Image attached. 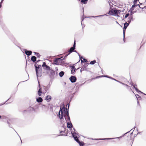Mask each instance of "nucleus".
<instances>
[{
	"mask_svg": "<svg viewBox=\"0 0 146 146\" xmlns=\"http://www.w3.org/2000/svg\"><path fill=\"white\" fill-rule=\"evenodd\" d=\"M32 52L30 50H26L25 51V54L27 56H30Z\"/></svg>",
	"mask_w": 146,
	"mask_h": 146,
	"instance_id": "9d476101",
	"label": "nucleus"
},
{
	"mask_svg": "<svg viewBox=\"0 0 146 146\" xmlns=\"http://www.w3.org/2000/svg\"><path fill=\"white\" fill-rule=\"evenodd\" d=\"M8 123L9 124V126H10V124L8 122Z\"/></svg>",
	"mask_w": 146,
	"mask_h": 146,
	"instance_id": "a18cd8bd",
	"label": "nucleus"
},
{
	"mask_svg": "<svg viewBox=\"0 0 146 146\" xmlns=\"http://www.w3.org/2000/svg\"><path fill=\"white\" fill-rule=\"evenodd\" d=\"M88 0H81V2L84 4L87 3Z\"/></svg>",
	"mask_w": 146,
	"mask_h": 146,
	"instance_id": "6ab92c4d",
	"label": "nucleus"
},
{
	"mask_svg": "<svg viewBox=\"0 0 146 146\" xmlns=\"http://www.w3.org/2000/svg\"><path fill=\"white\" fill-rule=\"evenodd\" d=\"M114 138H106L104 139H96V140H108V139H114Z\"/></svg>",
	"mask_w": 146,
	"mask_h": 146,
	"instance_id": "f3484780",
	"label": "nucleus"
},
{
	"mask_svg": "<svg viewBox=\"0 0 146 146\" xmlns=\"http://www.w3.org/2000/svg\"><path fill=\"white\" fill-rule=\"evenodd\" d=\"M31 60L33 62H34L36 61V58L35 56H33L31 58Z\"/></svg>",
	"mask_w": 146,
	"mask_h": 146,
	"instance_id": "9b49d317",
	"label": "nucleus"
},
{
	"mask_svg": "<svg viewBox=\"0 0 146 146\" xmlns=\"http://www.w3.org/2000/svg\"><path fill=\"white\" fill-rule=\"evenodd\" d=\"M116 81H117V82H119V83H121L123 85H125V84L124 83H122V82H121L119 81H118L117 80H116Z\"/></svg>",
	"mask_w": 146,
	"mask_h": 146,
	"instance_id": "7c9ffc66",
	"label": "nucleus"
},
{
	"mask_svg": "<svg viewBox=\"0 0 146 146\" xmlns=\"http://www.w3.org/2000/svg\"><path fill=\"white\" fill-rule=\"evenodd\" d=\"M96 60H94L93 61H91L90 63V64H94L96 63Z\"/></svg>",
	"mask_w": 146,
	"mask_h": 146,
	"instance_id": "a878e982",
	"label": "nucleus"
},
{
	"mask_svg": "<svg viewBox=\"0 0 146 146\" xmlns=\"http://www.w3.org/2000/svg\"><path fill=\"white\" fill-rule=\"evenodd\" d=\"M62 110L61 108H60V110L58 113V116L60 119L61 120L63 119V116H64L66 121H68L67 122V127L70 128L72 127V124L71 123L70 121V117L69 115L68 109H65L64 107L62 108Z\"/></svg>",
	"mask_w": 146,
	"mask_h": 146,
	"instance_id": "f257e3e1",
	"label": "nucleus"
},
{
	"mask_svg": "<svg viewBox=\"0 0 146 146\" xmlns=\"http://www.w3.org/2000/svg\"><path fill=\"white\" fill-rule=\"evenodd\" d=\"M107 77V78H111V79L112 78H111V77H110L109 76H107L106 75L101 76H100L99 77H96V78H98V77Z\"/></svg>",
	"mask_w": 146,
	"mask_h": 146,
	"instance_id": "dca6fc26",
	"label": "nucleus"
},
{
	"mask_svg": "<svg viewBox=\"0 0 146 146\" xmlns=\"http://www.w3.org/2000/svg\"><path fill=\"white\" fill-rule=\"evenodd\" d=\"M74 52H77L76 51H75V50L74 51Z\"/></svg>",
	"mask_w": 146,
	"mask_h": 146,
	"instance_id": "5fc2aeb1",
	"label": "nucleus"
},
{
	"mask_svg": "<svg viewBox=\"0 0 146 146\" xmlns=\"http://www.w3.org/2000/svg\"><path fill=\"white\" fill-rule=\"evenodd\" d=\"M129 15V13H127L126 14V15H125V18H127Z\"/></svg>",
	"mask_w": 146,
	"mask_h": 146,
	"instance_id": "c756f323",
	"label": "nucleus"
},
{
	"mask_svg": "<svg viewBox=\"0 0 146 146\" xmlns=\"http://www.w3.org/2000/svg\"><path fill=\"white\" fill-rule=\"evenodd\" d=\"M38 83H39V86H40L39 84V82L38 81Z\"/></svg>",
	"mask_w": 146,
	"mask_h": 146,
	"instance_id": "8fccbe9b",
	"label": "nucleus"
},
{
	"mask_svg": "<svg viewBox=\"0 0 146 146\" xmlns=\"http://www.w3.org/2000/svg\"><path fill=\"white\" fill-rule=\"evenodd\" d=\"M84 70V68H81L80 69V72H82V71Z\"/></svg>",
	"mask_w": 146,
	"mask_h": 146,
	"instance_id": "e433bc0d",
	"label": "nucleus"
},
{
	"mask_svg": "<svg viewBox=\"0 0 146 146\" xmlns=\"http://www.w3.org/2000/svg\"><path fill=\"white\" fill-rule=\"evenodd\" d=\"M98 15L96 16H92V17L93 18H95L96 17H102L103 16H104L105 15Z\"/></svg>",
	"mask_w": 146,
	"mask_h": 146,
	"instance_id": "b1692460",
	"label": "nucleus"
},
{
	"mask_svg": "<svg viewBox=\"0 0 146 146\" xmlns=\"http://www.w3.org/2000/svg\"><path fill=\"white\" fill-rule=\"evenodd\" d=\"M64 74V72L62 71L60 72L59 73V75L61 77H62Z\"/></svg>",
	"mask_w": 146,
	"mask_h": 146,
	"instance_id": "412c9836",
	"label": "nucleus"
},
{
	"mask_svg": "<svg viewBox=\"0 0 146 146\" xmlns=\"http://www.w3.org/2000/svg\"><path fill=\"white\" fill-rule=\"evenodd\" d=\"M5 103H1V104H0V106H1L3 105Z\"/></svg>",
	"mask_w": 146,
	"mask_h": 146,
	"instance_id": "4c0bfd02",
	"label": "nucleus"
},
{
	"mask_svg": "<svg viewBox=\"0 0 146 146\" xmlns=\"http://www.w3.org/2000/svg\"><path fill=\"white\" fill-rule=\"evenodd\" d=\"M36 101L39 103L41 102L42 101V99L41 97H39L36 99Z\"/></svg>",
	"mask_w": 146,
	"mask_h": 146,
	"instance_id": "ddd939ff",
	"label": "nucleus"
},
{
	"mask_svg": "<svg viewBox=\"0 0 146 146\" xmlns=\"http://www.w3.org/2000/svg\"><path fill=\"white\" fill-rule=\"evenodd\" d=\"M137 95L138 96H139V95H137Z\"/></svg>",
	"mask_w": 146,
	"mask_h": 146,
	"instance_id": "6e6d98bb",
	"label": "nucleus"
},
{
	"mask_svg": "<svg viewBox=\"0 0 146 146\" xmlns=\"http://www.w3.org/2000/svg\"><path fill=\"white\" fill-rule=\"evenodd\" d=\"M74 48L73 47H71L68 51V52L70 53H71L74 51Z\"/></svg>",
	"mask_w": 146,
	"mask_h": 146,
	"instance_id": "aec40b11",
	"label": "nucleus"
},
{
	"mask_svg": "<svg viewBox=\"0 0 146 146\" xmlns=\"http://www.w3.org/2000/svg\"><path fill=\"white\" fill-rule=\"evenodd\" d=\"M131 20H129L127 21V22H128V23L129 24L131 22Z\"/></svg>",
	"mask_w": 146,
	"mask_h": 146,
	"instance_id": "f704fd0d",
	"label": "nucleus"
},
{
	"mask_svg": "<svg viewBox=\"0 0 146 146\" xmlns=\"http://www.w3.org/2000/svg\"><path fill=\"white\" fill-rule=\"evenodd\" d=\"M121 11L116 9H112L110 12V13H111V14L117 16H118L119 14H120Z\"/></svg>",
	"mask_w": 146,
	"mask_h": 146,
	"instance_id": "39448f33",
	"label": "nucleus"
},
{
	"mask_svg": "<svg viewBox=\"0 0 146 146\" xmlns=\"http://www.w3.org/2000/svg\"><path fill=\"white\" fill-rule=\"evenodd\" d=\"M21 143H22V140H21Z\"/></svg>",
	"mask_w": 146,
	"mask_h": 146,
	"instance_id": "4d7b16f0",
	"label": "nucleus"
},
{
	"mask_svg": "<svg viewBox=\"0 0 146 146\" xmlns=\"http://www.w3.org/2000/svg\"><path fill=\"white\" fill-rule=\"evenodd\" d=\"M43 68L46 70H50V68L47 65L45 67Z\"/></svg>",
	"mask_w": 146,
	"mask_h": 146,
	"instance_id": "4468645a",
	"label": "nucleus"
},
{
	"mask_svg": "<svg viewBox=\"0 0 146 146\" xmlns=\"http://www.w3.org/2000/svg\"><path fill=\"white\" fill-rule=\"evenodd\" d=\"M129 24L128 23L126 22L124 24V26L127 27L129 25Z\"/></svg>",
	"mask_w": 146,
	"mask_h": 146,
	"instance_id": "bb28decb",
	"label": "nucleus"
},
{
	"mask_svg": "<svg viewBox=\"0 0 146 146\" xmlns=\"http://www.w3.org/2000/svg\"><path fill=\"white\" fill-rule=\"evenodd\" d=\"M2 3H0V8H1V6H2V5H1V4Z\"/></svg>",
	"mask_w": 146,
	"mask_h": 146,
	"instance_id": "58836bf2",
	"label": "nucleus"
},
{
	"mask_svg": "<svg viewBox=\"0 0 146 146\" xmlns=\"http://www.w3.org/2000/svg\"><path fill=\"white\" fill-rule=\"evenodd\" d=\"M36 74L37 77H40L41 76V72L39 73V72H38L37 71V73L36 72Z\"/></svg>",
	"mask_w": 146,
	"mask_h": 146,
	"instance_id": "5701e85b",
	"label": "nucleus"
},
{
	"mask_svg": "<svg viewBox=\"0 0 146 146\" xmlns=\"http://www.w3.org/2000/svg\"><path fill=\"white\" fill-rule=\"evenodd\" d=\"M63 132V131H60V133H62Z\"/></svg>",
	"mask_w": 146,
	"mask_h": 146,
	"instance_id": "c03bdc74",
	"label": "nucleus"
},
{
	"mask_svg": "<svg viewBox=\"0 0 146 146\" xmlns=\"http://www.w3.org/2000/svg\"><path fill=\"white\" fill-rule=\"evenodd\" d=\"M3 0H2L1 1V3H3Z\"/></svg>",
	"mask_w": 146,
	"mask_h": 146,
	"instance_id": "79ce46f5",
	"label": "nucleus"
},
{
	"mask_svg": "<svg viewBox=\"0 0 146 146\" xmlns=\"http://www.w3.org/2000/svg\"><path fill=\"white\" fill-rule=\"evenodd\" d=\"M78 54L79 56L80 59L81 60V62H83V60H81V59L82 58V57H80V55L78 53Z\"/></svg>",
	"mask_w": 146,
	"mask_h": 146,
	"instance_id": "c85d7f7f",
	"label": "nucleus"
},
{
	"mask_svg": "<svg viewBox=\"0 0 146 146\" xmlns=\"http://www.w3.org/2000/svg\"><path fill=\"white\" fill-rule=\"evenodd\" d=\"M139 102V101H137V103H138V104Z\"/></svg>",
	"mask_w": 146,
	"mask_h": 146,
	"instance_id": "603ef678",
	"label": "nucleus"
},
{
	"mask_svg": "<svg viewBox=\"0 0 146 146\" xmlns=\"http://www.w3.org/2000/svg\"><path fill=\"white\" fill-rule=\"evenodd\" d=\"M125 85L126 86H128L127 84H125Z\"/></svg>",
	"mask_w": 146,
	"mask_h": 146,
	"instance_id": "de8ad7c7",
	"label": "nucleus"
},
{
	"mask_svg": "<svg viewBox=\"0 0 146 146\" xmlns=\"http://www.w3.org/2000/svg\"><path fill=\"white\" fill-rule=\"evenodd\" d=\"M69 79L70 80L71 82L72 83H74L75 82L76 80V78L75 76H72Z\"/></svg>",
	"mask_w": 146,
	"mask_h": 146,
	"instance_id": "423d86ee",
	"label": "nucleus"
},
{
	"mask_svg": "<svg viewBox=\"0 0 146 146\" xmlns=\"http://www.w3.org/2000/svg\"><path fill=\"white\" fill-rule=\"evenodd\" d=\"M131 134H132V133H131Z\"/></svg>",
	"mask_w": 146,
	"mask_h": 146,
	"instance_id": "052dcab7",
	"label": "nucleus"
},
{
	"mask_svg": "<svg viewBox=\"0 0 146 146\" xmlns=\"http://www.w3.org/2000/svg\"><path fill=\"white\" fill-rule=\"evenodd\" d=\"M131 11V15H132L134 13V12H133L132 11H129V12H130Z\"/></svg>",
	"mask_w": 146,
	"mask_h": 146,
	"instance_id": "2f4dec72",
	"label": "nucleus"
},
{
	"mask_svg": "<svg viewBox=\"0 0 146 146\" xmlns=\"http://www.w3.org/2000/svg\"><path fill=\"white\" fill-rule=\"evenodd\" d=\"M35 54L39 58L40 56V55L39 54V53L38 52H34Z\"/></svg>",
	"mask_w": 146,
	"mask_h": 146,
	"instance_id": "4be33fe9",
	"label": "nucleus"
},
{
	"mask_svg": "<svg viewBox=\"0 0 146 146\" xmlns=\"http://www.w3.org/2000/svg\"><path fill=\"white\" fill-rule=\"evenodd\" d=\"M137 5H133L130 8V11H132L134 10V7H137Z\"/></svg>",
	"mask_w": 146,
	"mask_h": 146,
	"instance_id": "a211bd4d",
	"label": "nucleus"
},
{
	"mask_svg": "<svg viewBox=\"0 0 146 146\" xmlns=\"http://www.w3.org/2000/svg\"><path fill=\"white\" fill-rule=\"evenodd\" d=\"M133 129H131V130L130 131H131Z\"/></svg>",
	"mask_w": 146,
	"mask_h": 146,
	"instance_id": "13d9d810",
	"label": "nucleus"
},
{
	"mask_svg": "<svg viewBox=\"0 0 146 146\" xmlns=\"http://www.w3.org/2000/svg\"><path fill=\"white\" fill-rule=\"evenodd\" d=\"M131 84V85H132L133 88H135V90H136V91L137 92H140L141 93H143V92H141L140 91V90H138V89H137V85L136 84H133V83H132V84Z\"/></svg>",
	"mask_w": 146,
	"mask_h": 146,
	"instance_id": "0eeeda50",
	"label": "nucleus"
},
{
	"mask_svg": "<svg viewBox=\"0 0 146 146\" xmlns=\"http://www.w3.org/2000/svg\"><path fill=\"white\" fill-rule=\"evenodd\" d=\"M71 133L72 134V136L74 138V140L79 144L80 146H83L84 145V143L83 142H81L78 140L77 135H78L75 131V129H73V130L71 131Z\"/></svg>",
	"mask_w": 146,
	"mask_h": 146,
	"instance_id": "f03ea898",
	"label": "nucleus"
},
{
	"mask_svg": "<svg viewBox=\"0 0 146 146\" xmlns=\"http://www.w3.org/2000/svg\"><path fill=\"white\" fill-rule=\"evenodd\" d=\"M144 94L145 95H146V94Z\"/></svg>",
	"mask_w": 146,
	"mask_h": 146,
	"instance_id": "bf43d9fd",
	"label": "nucleus"
},
{
	"mask_svg": "<svg viewBox=\"0 0 146 146\" xmlns=\"http://www.w3.org/2000/svg\"><path fill=\"white\" fill-rule=\"evenodd\" d=\"M82 59L84 61V62H86L87 61V59H85L84 58H82Z\"/></svg>",
	"mask_w": 146,
	"mask_h": 146,
	"instance_id": "72a5a7b5",
	"label": "nucleus"
},
{
	"mask_svg": "<svg viewBox=\"0 0 146 146\" xmlns=\"http://www.w3.org/2000/svg\"><path fill=\"white\" fill-rule=\"evenodd\" d=\"M75 45H76V43H75V41L74 42V44H73V46L72 47H73L74 48V49H75Z\"/></svg>",
	"mask_w": 146,
	"mask_h": 146,
	"instance_id": "473e14b6",
	"label": "nucleus"
},
{
	"mask_svg": "<svg viewBox=\"0 0 146 146\" xmlns=\"http://www.w3.org/2000/svg\"><path fill=\"white\" fill-rule=\"evenodd\" d=\"M62 135V134H60V135H59V136H61V135Z\"/></svg>",
	"mask_w": 146,
	"mask_h": 146,
	"instance_id": "49530a36",
	"label": "nucleus"
},
{
	"mask_svg": "<svg viewBox=\"0 0 146 146\" xmlns=\"http://www.w3.org/2000/svg\"><path fill=\"white\" fill-rule=\"evenodd\" d=\"M40 61V60H38L37 61V62H36L35 63L36 64H37V63H38V62H39V61Z\"/></svg>",
	"mask_w": 146,
	"mask_h": 146,
	"instance_id": "c9c22d12",
	"label": "nucleus"
},
{
	"mask_svg": "<svg viewBox=\"0 0 146 146\" xmlns=\"http://www.w3.org/2000/svg\"><path fill=\"white\" fill-rule=\"evenodd\" d=\"M127 27L125 26H124V27L123 28V40H124V38L125 36V30L127 28Z\"/></svg>",
	"mask_w": 146,
	"mask_h": 146,
	"instance_id": "f8f14e48",
	"label": "nucleus"
},
{
	"mask_svg": "<svg viewBox=\"0 0 146 146\" xmlns=\"http://www.w3.org/2000/svg\"><path fill=\"white\" fill-rule=\"evenodd\" d=\"M140 132L138 133H137V134H139H139H140Z\"/></svg>",
	"mask_w": 146,
	"mask_h": 146,
	"instance_id": "09e8293b",
	"label": "nucleus"
},
{
	"mask_svg": "<svg viewBox=\"0 0 146 146\" xmlns=\"http://www.w3.org/2000/svg\"><path fill=\"white\" fill-rule=\"evenodd\" d=\"M137 1V0H135L134 1V2L135 3H135H136Z\"/></svg>",
	"mask_w": 146,
	"mask_h": 146,
	"instance_id": "ea45409f",
	"label": "nucleus"
},
{
	"mask_svg": "<svg viewBox=\"0 0 146 146\" xmlns=\"http://www.w3.org/2000/svg\"><path fill=\"white\" fill-rule=\"evenodd\" d=\"M45 99L49 101L51 100V96L49 95L47 96L46 97Z\"/></svg>",
	"mask_w": 146,
	"mask_h": 146,
	"instance_id": "2eb2a0df",
	"label": "nucleus"
},
{
	"mask_svg": "<svg viewBox=\"0 0 146 146\" xmlns=\"http://www.w3.org/2000/svg\"><path fill=\"white\" fill-rule=\"evenodd\" d=\"M76 70V68L74 66H72L71 68V74H74Z\"/></svg>",
	"mask_w": 146,
	"mask_h": 146,
	"instance_id": "1a4fd4ad",
	"label": "nucleus"
},
{
	"mask_svg": "<svg viewBox=\"0 0 146 146\" xmlns=\"http://www.w3.org/2000/svg\"><path fill=\"white\" fill-rule=\"evenodd\" d=\"M1 115H0V118H1Z\"/></svg>",
	"mask_w": 146,
	"mask_h": 146,
	"instance_id": "3c124183",
	"label": "nucleus"
},
{
	"mask_svg": "<svg viewBox=\"0 0 146 146\" xmlns=\"http://www.w3.org/2000/svg\"><path fill=\"white\" fill-rule=\"evenodd\" d=\"M112 80H115V81H116V79H115L113 78H112Z\"/></svg>",
	"mask_w": 146,
	"mask_h": 146,
	"instance_id": "37998d69",
	"label": "nucleus"
},
{
	"mask_svg": "<svg viewBox=\"0 0 146 146\" xmlns=\"http://www.w3.org/2000/svg\"><path fill=\"white\" fill-rule=\"evenodd\" d=\"M46 65V63L45 62H43V64L42 65V66L43 68L45 67Z\"/></svg>",
	"mask_w": 146,
	"mask_h": 146,
	"instance_id": "cd10ccee",
	"label": "nucleus"
},
{
	"mask_svg": "<svg viewBox=\"0 0 146 146\" xmlns=\"http://www.w3.org/2000/svg\"><path fill=\"white\" fill-rule=\"evenodd\" d=\"M135 128H136V127H134V129Z\"/></svg>",
	"mask_w": 146,
	"mask_h": 146,
	"instance_id": "864d4df0",
	"label": "nucleus"
},
{
	"mask_svg": "<svg viewBox=\"0 0 146 146\" xmlns=\"http://www.w3.org/2000/svg\"><path fill=\"white\" fill-rule=\"evenodd\" d=\"M35 68L36 72L37 73L38 71V69L40 68L41 67V66L40 65L35 64Z\"/></svg>",
	"mask_w": 146,
	"mask_h": 146,
	"instance_id": "6e6552de",
	"label": "nucleus"
},
{
	"mask_svg": "<svg viewBox=\"0 0 146 146\" xmlns=\"http://www.w3.org/2000/svg\"><path fill=\"white\" fill-rule=\"evenodd\" d=\"M128 19L129 20H131L132 21L133 20V16L132 15H131L129 17Z\"/></svg>",
	"mask_w": 146,
	"mask_h": 146,
	"instance_id": "393cba45",
	"label": "nucleus"
},
{
	"mask_svg": "<svg viewBox=\"0 0 146 146\" xmlns=\"http://www.w3.org/2000/svg\"><path fill=\"white\" fill-rule=\"evenodd\" d=\"M47 88L45 86H42L41 88H40L39 90L38 91V94L39 96H40L42 93H46L47 91Z\"/></svg>",
	"mask_w": 146,
	"mask_h": 146,
	"instance_id": "20e7f679",
	"label": "nucleus"
},
{
	"mask_svg": "<svg viewBox=\"0 0 146 146\" xmlns=\"http://www.w3.org/2000/svg\"><path fill=\"white\" fill-rule=\"evenodd\" d=\"M30 110H33V108L30 107Z\"/></svg>",
	"mask_w": 146,
	"mask_h": 146,
	"instance_id": "a19ab883",
	"label": "nucleus"
},
{
	"mask_svg": "<svg viewBox=\"0 0 146 146\" xmlns=\"http://www.w3.org/2000/svg\"><path fill=\"white\" fill-rule=\"evenodd\" d=\"M60 58L55 59L54 60L53 63L54 64L59 65H61L63 64L64 62V58Z\"/></svg>",
	"mask_w": 146,
	"mask_h": 146,
	"instance_id": "7ed1b4c3",
	"label": "nucleus"
}]
</instances>
